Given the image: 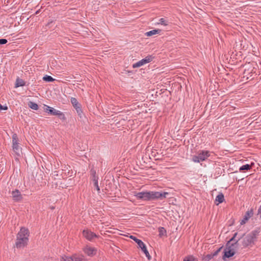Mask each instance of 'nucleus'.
I'll use <instances>...</instances> for the list:
<instances>
[{"label":"nucleus","instance_id":"1","mask_svg":"<svg viewBox=\"0 0 261 261\" xmlns=\"http://www.w3.org/2000/svg\"><path fill=\"white\" fill-rule=\"evenodd\" d=\"M169 195V193L163 192L148 191L137 193L135 196L138 199L146 201L163 200Z\"/></svg>","mask_w":261,"mask_h":261},{"label":"nucleus","instance_id":"2","mask_svg":"<svg viewBox=\"0 0 261 261\" xmlns=\"http://www.w3.org/2000/svg\"><path fill=\"white\" fill-rule=\"evenodd\" d=\"M29 231L28 228L21 227L17 234L15 246L17 248H23L29 242Z\"/></svg>","mask_w":261,"mask_h":261},{"label":"nucleus","instance_id":"3","mask_svg":"<svg viewBox=\"0 0 261 261\" xmlns=\"http://www.w3.org/2000/svg\"><path fill=\"white\" fill-rule=\"evenodd\" d=\"M259 230H255L251 231L249 234L245 236L242 238V244L245 247L251 246L257 240V237L259 234Z\"/></svg>","mask_w":261,"mask_h":261},{"label":"nucleus","instance_id":"4","mask_svg":"<svg viewBox=\"0 0 261 261\" xmlns=\"http://www.w3.org/2000/svg\"><path fill=\"white\" fill-rule=\"evenodd\" d=\"M211 155V152L208 150H199L197 155L192 156V160L194 163H200L205 161Z\"/></svg>","mask_w":261,"mask_h":261},{"label":"nucleus","instance_id":"5","mask_svg":"<svg viewBox=\"0 0 261 261\" xmlns=\"http://www.w3.org/2000/svg\"><path fill=\"white\" fill-rule=\"evenodd\" d=\"M44 111L46 113H49L53 115L58 116L61 120H65L66 119L65 115L62 112L47 105H44Z\"/></svg>","mask_w":261,"mask_h":261},{"label":"nucleus","instance_id":"6","mask_svg":"<svg viewBox=\"0 0 261 261\" xmlns=\"http://www.w3.org/2000/svg\"><path fill=\"white\" fill-rule=\"evenodd\" d=\"M18 138L16 134L12 135V147L13 150L17 156H20L21 153V148L19 146Z\"/></svg>","mask_w":261,"mask_h":261},{"label":"nucleus","instance_id":"7","mask_svg":"<svg viewBox=\"0 0 261 261\" xmlns=\"http://www.w3.org/2000/svg\"><path fill=\"white\" fill-rule=\"evenodd\" d=\"M130 238L133 240L138 244L139 247L141 249L142 251L144 253L147 258L150 260L151 259V256L150 255L145 244L141 240L137 239L136 237L133 236H130Z\"/></svg>","mask_w":261,"mask_h":261},{"label":"nucleus","instance_id":"8","mask_svg":"<svg viewBox=\"0 0 261 261\" xmlns=\"http://www.w3.org/2000/svg\"><path fill=\"white\" fill-rule=\"evenodd\" d=\"M237 234V233L234 234L233 237L226 244V248L228 250H233L234 253L238 247V242L240 240V238H239L238 240L236 239Z\"/></svg>","mask_w":261,"mask_h":261},{"label":"nucleus","instance_id":"9","mask_svg":"<svg viewBox=\"0 0 261 261\" xmlns=\"http://www.w3.org/2000/svg\"><path fill=\"white\" fill-rule=\"evenodd\" d=\"M153 58H154V57H153L151 55L148 56L146 57L144 59H143L141 60L140 61L137 62V63L134 64L133 65V67L135 68H138V67H141L147 63H148L151 62L152 61V60L153 59Z\"/></svg>","mask_w":261,"mask_h":261},{"label":"nucleus","instance_id":"10","mask_svg":"<svg viewBox=\"0 0 261 261\" xmlns=\"http://www.w3.org/2000/svg\"><path fill=\"white\" fill-rule=\"evenodd\" d=\"M83 235L87 240L91 242L93 241L94 238H99V236L96 235V233L88 229H84L83 231Z\"/></svg>","mask_w":261,"mask_h":261},{"label":"nucleus","instance_id":"11","mask_svg":"<svg viewBox=\"0 0 261 261\" xmlns=\"http://www.w3.org/2000/svg\"><path fill=\"white\" fill-rule=\"evenodd\" d=\"M86 259L83 255H74L70 257H62L61 261H86Z\"/></svg>","mask_w":261,"mask_h":261},{"label":"nucleus","instance_id":"12","mask_svg":"<svg viewBox=\"0 0 261 261\" xmlns=\"http://www.w3.org/2000/svg\"><path fill=\"white\" fill-rule=\"evenodd\" d=\"M83 251L87 255L93 256L96 254L97 249L95 247L87 245L83 248Z\"/></svg>","mask_w":261,"mask_h":261},{"label":"nucleus","instance_id":"13","mask_svg":"<svg viewBox=\"0 0 261 261\" xmlns=\"http://www.w3.org/2000/svg\"><path fill=\"white\" fill-rule=\"evenodd\" d=\"M253 212L252 209L247 211L246 212L245 215L244 216L243 219L241 221L240 224L244 225L246 224L248 222L249 219L253 216Z\"/></svg>","mask_w":261,"mask_h":261},{"label":"nucleus","instance_id":"14","mask_svg":"<svg viewBox=\"0 0 261 261\" xmlns=\"http://www.w3.org/2000/svg\"><path fill=\"white\" fill-rule=\"evenodd\" d=\"M12 196L13 200L15 201H20L22 199V196L20 192L18 190H15L12 192Z\"/></svg>","mask_w":261,"mask_h":261},{"label":"nucleus","instance_id":"15","mask_svg":"<svg viewBox=\"0 0 261 261\" xmlns=\"http://www.w3.org/2000/svg\"><path fill=\"white\" fill-rule=\"evenodd\" d=\"M224 254L223 256V259L225 260L226 258H229L234 255V252L233 250H228L225 248L224 251Z\"/></svg>","mask_w":261,"mask_h":261},{"label":"nucleus","instance_id":"16","mask_svg":"<svg viewBox=\"0 0 261 261\" xmlns=\"http://www.w3.org/2000/svg\"><path fill=\"white\" fill-rule=\"evenodd\" d=\"M71 102L74 108L76 110L77 112H79V109L80 110V108L79 107V103L77 100V99L74 97L71 98Z\"/></svg>","mask_w":261,"mask_h":261},{"label":"nucleus","instance_id":"17","mask_svg":"<svg viewBox=\"0 0 261 261\" xmlns=\"http://www.w3.org/2000/svg\"><path fill=\"white\" fill-rule=\"evenodd\" d=\"M161 30L160 29L152 30L151 31L146 32V35L147 36H151L156 34H159L161 32Z\"/></svg>","mask_w":261,"mask_h":261},{"label":"nucleus","instance_id":"18","mask_svg":"<svg viewBox=\"0 0 261 261\" xmlns=\"http://www.w3.org/2000/svg\"><path fill=\"white\" fill-rule=\"evenodd\" d=\"M25 85V82L22 79L19 78L17 79L15 83V87H19L24 86Z\"/></svg>","mask_w":261,"mask_h":261},{"label":"nucleus","instance_id":"19","mask_svg":"<svg viewBox=\"0 0 261 261\" xmlns=\"http://www.w3.org/2000/svg\"><path fill=\"white\" fill-rule=\"evenodd\" d=\"M224 200V197L222 193H220L216 196V201L218 202V203L217 204L223 202Z\"/></svg>","mask_w":261,"mask_h":261},{"label":"nucleus","instance_id":"20","mask_svg":"<svg viewBox=\"0 0 261 261\" xmlns=\"http://www.w3.org/2000/svg\"><path fill=\"white\" fill-rule=\"evenodd\" d=\"M28 106L33 110H37L38 109V105L33 101H29L28 102Z\"/></svg>","mask_w":261,"mask_h":261},{"label":"nucleus","instance_id":"21","mask_svg":"<svg viewBox=\"0 0 261 261\" xmlns=\"http://www.w3.org/2000/svg\"><path fill=\"white\" fill-rule=\"evenodd\" d=\"M43 80L46 82H54L55 79L53 78L51 76L46 75L43 77Z\"/></svg>","mask_w":261,"mask_h":261},{"label":"nucleus","instance_id":"22","mask_svg":"<svg viewBox=\"0 0 261 261\" xmlns=\"http://www.w3.org/2000/svg\"><path fill=\"white\" fill-rule=\"evenodd\" d=\"M158 23L166 26L168 24V21L165 18H162L159 19Z\"/></svg>","mask_w":261,"mask_h":261},{"label":"nucleus","instance_id":"23","mask_svg":"<svg viewBox=\"0 0 261 261\" xmlns=\"http://www.w3.org/2000/svg\"><path fill=\"white\" fill-rule=\"evenodd\" d=\"M251 168V166L249 164H246L242 166L240 168V171L248 170Z\"/></svg>","mask_w":261,"mask_h":261},{"label":"nucleus","instance_id":"24","mask_svg":"<svg viewBox=\"0 0 261 261\" xmlns=\"http://www.w3.org/2000/svg\"><path fill=\"white\" fill-rule=\"evenodd\" d=\"M159 236L160 237L163 236L165 234H166V230L164 227H160L159 228Z\"/></svg>","mask_w":261,"mask_h":261},{"label":"nucleus","instance_id":"25","mask_svg":"<svg viewBox=\"0 0 261 261\" xmlns=\"http://www.w3.org/2000/svg\"><path fill=\"white\" fill-rule=\"evenodd\" d=\"M184 261H197V260L192 256H190L185 257L184 259Z\"/></svg>","mask_w":261,"mask_h":261},{"label":"nucleus","instance_id":"26","mask_svg":"<svg viewBox=\"0 0 261 261\" xmlns=\"http://www.w3.org/2000/svg\"><path fill=\"white\" fill-rule=\"evenodd\" d=\"M8 42L6 39H0V44H5Z\"/></svg>","mask_w":261,"mask_h":261},{"label":"nucleus","instance_id":"27","mask_svg":"<svg viewBox=\"0 0 261 261\" xmlns=\"http://www.w3.org/2000/svg\"><path fill=\"white\" fill-rule=\"evenodd\" d=\"M94 187H95L96 190L98 192H99L100 191V189H99V187L98 186V182H96V183H94Z\"/></svg>","mask_w":261,"mask_h":261},{"label":"nucleus","instance_id":"28","mask_svg":"<svg viewBox=\"0 0 261 261\" xmlns=\"http://www.w3.org/2000/svg\"><path fill=\"white\" fill-rule=\"evenodd\" d=\"M91 174L92 175L93 177H97L96 171L95 170H91Z\"/></svg>","mask_w":261,"mask_h":261},{"label":"nucleus","instance_id":"29","mask_svg":"<svg viewBox=\"0 0 261 261\" xmlns=\"http://www.w3.org/2000/svg\"><path fill=\"white\" fill-rule=\"evenodd\" d=\"M8 109V107L7 106H3L0 104V111L2 110H6Z\"/></svg>","mask_w":261,"mask_h":261},{"label":"nucleus","instance_id":"30","mask_svg":"<svg viewBox=\"0 0 261 261\" xmlns=\"http://www.w3.org/2000/svg\"><path fill=\"white\" fill-rule=\"evenodd\" d=\"M98 176L93 177V180L94 181V183H96V182H98Z\"/></svg>","mask_w":261,"mask_h":261},{"label":"nucleus","instance_id":"31","mask_svg":"<svg viewBox=\"0 0 261 261\" xmlns=\"http://www.w3.org/2000/svg\"><path fill=\"white\" fill-rule=\"evenodd\" d=\"M221 248H219L218 250H217L216 251H215L214 254H213V256H215L216 255H217L218 253L220 251Z\"/></svg>","mask_w":261,"mask_h":261},{"label":"nucleus","instance_id":"32","mask_svg":"<svg viewBox=\"0 0 261 261\" xmlns=\"http://www.w3.org/2000/svg\"><path fill=\"white\" fill-rule=\"evenodd\" d=\"M261 212V205L258 208V214Z\"/></svg>","mask_w":261,"mask_h":261},{"label":"nucleus","instance_id":"33","mask_svg":"<svg viewBox=\"0 0 261 261\" xmlns=\"http://www.w3.org/2000/svg\"><path fill=\"white\" fill-rule=\"evenodd\" d=\"M36 14L38 13V11H37L36 12Z\"/></svg>","mask_w":261,"mask_h":261}]
</instances>
